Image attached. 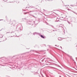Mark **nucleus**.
Instances as JSON below:
<instances>
[{
	"mask_svg": "<svg viewBox=\"0 0 77 77\" xmlns=\"http://www.w3.org/2000/svg\"><path fill=\"white\" fill-rule=\"evenodd\" d=\"M41 36L42 38H44V36H42V35H41Z\"/></svg>",
	"mask_w": 77,
	"mask_h": 77,
	"instance_id": "obj_1",
	"label": "nucleus"
},
{
	"mask_svg": "<svg viewBox=\"0 0 77 77\" xmlns=\"http://www.w3.org/2000/svg\"><path fill=\"white\" fill-rule=\"evenodd\" d=\"M61 48H62V47H60Z\"/></svg>",
	"mask_w": 77,
	"mask_h": 77,
	"instance_id": "obj_2",
	"label": "nucleus"
}]
</instances>
